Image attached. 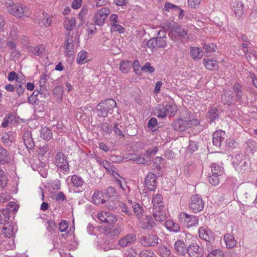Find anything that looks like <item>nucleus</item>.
I'll use <instances>...</instances> for the list:
<instances>
[{"instance_id": "56", "label": "nucleus", "mask_w": 257, "mask_h": 257, "mask_svg": "<svg viewBox=\"0 0 257 257\" xmlns=\"http://www.w3.org/2000/svg\"><path fill=\"white\" fill-rule=\"evenodd\" d=\"M48 76L46 74H43L40 77L39 80V84L40 87V90H43L45 88V86L47 80V77Z\"/></svg>"}, {"instance_id": "55", "label": "nucleus", "mask_w": 257, "mask_h": 257, "mask_svg": "<svg viewBox=\"0 0 257 257\" xmlns=\"http://www.w3.org/2000/svg\"><path fill=\"white\" fill-rule=\"evenodd\" d=\"M163 159L160 157H157L155 158L153 165L157 169L160 170L163 166Z\"/></svg>"}, {"instance_id": "54", "label": "nucleus", "mask_w": 257, "mask_h": 257, "mask_svg": "<svg viewBox=\"0 0 257 257\" xmlns=\"http://www.w3.org/2000/svg\"><path fill=\"white\" fill-rule=\"evenodd\" d=\"M18 208V207L16 203L14 202H11L8 204L7 208L5 209H8L9 211V213L10 214L11 213H13L16 211Z\"/></svg>"}, {"instance_id": "21", "label": "nucleus", "mask_w": 257, "mask_h": 257, "mask_svg": "<svg viewBox=\"0 0 257 257\" xmlns=\"http://www.w3.org/2000/svg\"><path fill=\"white\" fill-rule=\"evenodd\" d=\"M204 202L199 195L194 196V213L200 212L203 210Z\"/></svg>"}, {"instance_id": "34", "label": "nucleus", "mask_w": 257, "mask_h": 257, "mask_svg": "<svg viewBox=\"0 0 257 257\" xmlns=\"http://www.w3.org/2000/svg\"><path fill=\"white\" fill-rule=\"evenodd\" d=\"M71 182L74 186L76 187H81L84 183L81 177L76 175L71 176Z\"/></svg>"}, {"instance_id": "24", "label": "nucleus", "mask_w": 257, "mask_h": 257, "mask_svg": "<svg viewBox=\"0 0 257 257\" xmlns=\"http://www.w3.org/2000/svg\"><path fill=\"white\" fill-rule=\"evenodd\" d=\"M76 26V19L73 17H66L64 20V26L67 31H71Z\"/></svg>"}, {"instance_id": "30", "label": "nucleus", "mask_w": 257, "mask_h": 257, "mask_svg": "<svg viewBox=\"0 0 257 257\" xmlns=\"http://www.w3.org/2000/svg\"><path fill=\"white\" fill-rule=\"evenodd\" d=\"M45 50V46L40 45L36 47L31 46L28 48L29 52L32 54L37 56H40L43 54Z\"/></svg>"}, {"instance_id": "48", "label": "nucleus", "mask_w": 257, "mask_h": 257, "mask_svg": "<svg viewBox=\"0 0 257 257\" xmlns=\"http://www.w3.org/2000/svg\"><path fill=\"white\" fill-rule=\"evenodd\" d=\"M132 207L133 208L134 212L136 214L137 217L140 218L142 215V207L139 204L136 203H135Z\"/></svg>"}, {"instance_id": "44", "label": "nucleus", "mask_w": 257, "mask_h": 257, "mask_svg": "<svg viewBox=\"0 0 257 257\" xmlns=\"http://www.w3.org/2000/svg\"><path fill=\"white\" fill-rule=\"evenodd\" d=\"M151 161V158L148 154H146V152L144 154H142L139 156L138 159V164H145Z\"/></svg>"}, {"instance_id": "15", "label": "nucleus", "mask_w": 257, "mask_h": 257, "mask_svg": "<svg viewBox=\"0 0 257 257\" xmlns=\"http://www.w3.org/2000/svg\"><path fill=\"white\" fill-rule=\"evenodd\" d=\"M171 33L172 35L179 37L183 40H187L189 38L187 31L177 25L173 26Z\"/></svg>"}, {"instance_id": "9", "label": "nucleus", "mask_w": 257, "mask_h": 257, "mask_svg": "<svg viewBox=\"0 0 257 257\" xmlns=\"http://www.w3.org/2000/svg\"><path fill=\"white\" fill-rule=\"evenodd\" d=\"M137 240V236L135 233H128L120 237L118 241V245L124 248L131 246Z\"/></svg>"}, {"instance_id": "36", "label": "nucleus", "mask_w": 257, "mask_h": 257, "mask_svg": "<svg viewBox=\"0 0 257 257\" xmlns=\"http://www.w3.org/2000/svg\"><path fill=\"white\" fill-rule=\"evenodd\" d=\"M2 140L6 146H9L13 142L14 137L8 133H5L2 135Z\"/></svg>"}, {"instance_id": "57", "label": "nucleus", "mask_w": 257, "mask_h": 257, "mask_svg": "<svg viewBox=\"0 0 257 257\" xmlns=\"http://www.w3.org/2000/svg\"><path fill=\"white\" fill-rule=\"evenodd\" d=\"M203 55V53L202 50H200L199 48L194 47V60L199 59Z\"/></svg>"}, {"instance_id": "51", "label": "nucleus", "mask_w": 257, "mask_h": 257, "mask_svg": "<svg viewBox=\"0 0 257 257\" xmlns=\"http://www.w3.org/2000/svg\"><path fill=\"white\" fill-rule=\"evenodd\" d=\"M207 257H224V254L220 249H216L209 253Z\"/></svg>"}, {"instance_id": "26", "label": "nucleus", "mask_w": 257, "mask_h": 257, "mask_svg": "<svg viewBox=\"0 0 257 257\" xmlns=\"http://www.w3.org/2000/svg\"><path fill=\"white\" fill-rule=\"evenodd\" d=\"M10 160V156L8 151L0 146V164H5Z\"/></svg>"}, {"instance_id": "38", "label": "nucleus", "mask_w": 257, "mask_h": 257, "mask_svg": "<svg viewBox=\"0 0 257 257\" xmlns=\"http://www.w3.org/2000/svg\"><path fill=\"white\" fill-rule=\"evenodd\" d=\"M203 63L206 68L209 70H213L217 66V61L216 60H210L204 59Z\"/></svg>"}, {"instance_id": "39", "label": "nucleus", "mask_w": 257, "mask_h": 257, "mask_svg": "<svg viewBox=\"0 0 257 257\" xmlns=\"http://www.w3.org/2000/svg\"><path fill=\"white\" fill-rule=\"evenodd\" d=\"M87 54V53L84 50H82L78 53L77 61L79 64L82 65L87 62V60L86 59Z\"/></svg>"}, {"instance_id": "45", "label": "nucleus", "mask_w": 257, "mask_h": 257, "mask_svg": "<svg viewBox=\"0 0 257 257\" xmlns=\"http://www.w3.org/2000/svg\"><path fill=\"white\" fill-rule=\"evenodd\" d=\"M46 228L47 230L53 233L56 229V224L54 220H48L46 222Z\"/></svg>"}, {"instance_id": "31", "label": "nucleus", "mask_w": 257, "mask_h": 257, "mask_svg": "<svg viewBox=\"0 0 257 257\" xmlns=\"http://www.w3.org/2000/svg\"><path fill=\"white\" fill-rule=\"evenodd\" d=\"M165 226L168 230L171 231L177 232L180 230V225L179 224L171 220L166 221Z\"/></svg>"}, {"instance_id": "3", "label": "nucleus", "mask_w": 257, "mask_h": 257, "mask_svg": "<svg viewBox=\"0 0 257 257\" xmlns=\"http://www.w3.org/2000/svg\"><path fill=\"white\" fill-rule=\"evenodd\" d=\"M116 107V102L112 99L101 101L96 107L97 115L100 117H106L108 114H112L113 109Z\"/></svg>"}, {"instance_id": "22", "label": "nucleus", "mask_w": 257, "mask_h": 257, "mask_svg": "<svg viewBox=\"0 0 257 257\" xmlns=\"http://www.w3.org/2000/svg\"><path fill=\"white\" fill-rule=\"evenodd\" d=\"M198 233L199 237L207 241L210 242L213 240L212 233L207 229L201 227L199 229Z\"/></svg>"}, {"instance_id": "32", "label": "nucleus", "mask_w": 257, "mask_h": 257, "mask_svg": "<svg viewBox=\"0 0 257 257\" xmlns=\"http://www.w3.org/2000/svg\"><path fill=\"white\" fill-rule=\"evenodd\" d=\"M210 167L211 168L212 174L213 175L220 176L223 175L224 169L221 166L216 163H212L211 164Z\"/></svg>"}, {"instance_id": "47", "label": "nucleus", "mask_w": 257, "mask_h": 257, "mask_svg": "<svg viewBox=\"0 0 257 257\" xmlns=\"http://www.w3.org/2000/svg\"><path fill=\"white\" fill-rule=\"evenodd\" d=\"M219 177L220 176L215 175L212 174V175L208 176V181L212 185L216 186L218 185L219 183Z\"/></svg>"}, {"instance_id": "5", "label": "nucleus", "mask_w": 257, "mask_h": 257, "mask_svg": "<svg viewBox=\"0 0 257 257\" xmlns=\"http://www.w3.org/2000/svg\"><path fill=\"white\" fill-rule=\"evenodd\" d=\"M148 47L152 51H156L159 48L166 46V37H157L150 39L147 42Z\"/></svg>"}, {"instance_id": "29", "label": "nucleus", "mask_w": 257, "mask_h": 257, "mask_svg": "<svg viewBox=\"0 0 257 257\" xmlns=\"http://www.w3.org/2000/svg\"><path fill=\"white\" fill-rule=\"evenodd\" d=\"M3 234L5 236L10 238L14 234V228L13 223L8 224V226H5L2 229Z\"/></svg>"}, {"instance_id": "20", "label": "nucleus", "mask_w": 257, "mask_h": 257, "mask_svg": "<svg viewBox=\"0 0 257 257\" xmlns=\"http://www.w3.org/2000/svg\"><path fill=\"white\" fill-rule=\"evenodd\" d=\"M51 19L49 15L43 13L42 16L38 20V25L41 28H48L51 25Z\"/></svg>"}, {"instance_id": "12", "label": "nucleus", "mask_w": 257, "mask_h": 257, "mask_svg": "<svg viewBox=\"0 0 257 257\" xmlns=\"http://www.w3.org/2000/svg\"><path fill=\"white\" fill-rule=\"evenodd\" d=\"M97 217L101 222L109 224L117 221L115 215L108 212H99L97 213Z\"/></svg>"}, {"instance_id": "17", "label": "nucleus", "mask_w": 257, "mask_h": 257, "mask_svg": "<svg viewBox=\"0 0 257 257\" xmlns=\"http://www.w3.org/2000/svg\"><path fill=\"white\" fill-rule=\"evenodd\" d=\"M233 93L235 96V100L241 102L245 94L243 92V87L239 83H236L233 86Z\"/></svg>"}, {"instance_id": "60", "label": "nucleus", "mask_w": 257, "mask_h": 257, "mask_svg": "<svg viewBox=\"0 0 257 257\" xmlns=\"http://www.w3.org/2000/svg\"><path fill=\"white\" fill-rule=\"evenodd\" d=\"M111 31H117L119 33H122L124 32V28L120 25L113 23L111 24Z\"/></svg>"}, {"instance_id": "4", "label": "nucleus", "mask_w": 257, "mask_h": 257, "mask_svg": "<svg viewBox=\"0 0 257 257\" xmlns=\"http://www.w3.org/2000/svg\"><path fill=\"white\" fill-rule=\"evenodd\" d=\"M187 115L174 120L172 125L176 131L183 132L193 125V114L189 112Z\"/></svg>"}, {"instance_id": "37", "label": "nucleus", "mask_w": 257, "mask_h": 257, "mask_svg": "<svg viewBox=\"0 0 257 257\" xmlns=\"http://www.w3.org/2000/svg\"><path fill=\"white\" fill-rule=\"evenodd\" d=\"M174 247L179 254L182 255L185 253V248L184 247V243L182 241L180 240L177 241L174 244Z\"/></svg>"}, {"instance_id": "42", "label": "nucleus", "mask_w": 257, "mask_h": 257, "mask_svg": "<svg viewBox=\"0 0 257 257\" xmlns=\"http://www.w3.org/2000/svg\"><path fill=\"white\" fill-rule=\"evenodd\" d=\"M132 62L130 61H126L121 62L119 68L123 73L128 72L131 68Z\"/></svg>"}, {"instance_id": "59", "label": "nucleus", "mask_w": 257, "mask_h": 257, "mask_svg": "<svg viewBox=\"0 0 257 257\" xmlns=\"http://www.w3.org/2000/svg\"><path fill=\"white\" fill-rule=\"evenodd\" d=\"M122 231V228L119 226H115L111 231L108 232L107 234L111 236H117Z\"/></svg>"}, {"instance_id": "52", "label": "nucleus", "mask_w": 257, "mask_h": 257, "mask_svg": "<svg viewBox=\"0 0 257 257\" xmlns=\"http://www.w3.org/2000/svg\"><path fill=\"white\" fill-rule=\"evenodd\" d=\"M141 70L142 71H144L145 72H149V73H151L155 71V68L154 67H153L151 65L150 63L147 62L145 64V65H144L142 67Z\"/></svg>"}, {"instance_id": "25", "label": "nucleus", "mask_w": 257, "mask_h": 257, "mask_svg": "<svg viewBox=\"0 0 257 257\" xmlns=\"http://www.w3.org/2000/svg\"><path fill=\"white\" fill-rule=\"evenodd\" d=\"M29 132H25L23 136L24 144L28 149H32L34 146V143Z\"/></svg>"}, {"instance_id": "41", "label": "nucleus", "mask_w": 257, "mask_h": 257, "mask_svg": "<svg viewBox=\"0 0 257 257\" xmlns=\"http://www.w3.org/2000/svg\"><path fill=\"white\" fill-rule=\"evenodd\" d=\"M204 253L203 247L198 244H194V257H203Z\"/></svg>"}, {"instance_id": "19", "label": "nucleus", "mask_w": 257, "mask_h": 257, "mask_svg": "<svg viewBox=\"0 0 257 257\" xmlns=\"http://www.w3.org/2000/svg\"><path fill=\"white\" fill-rule=\"evenodd\" d=\"M107 197L106 193L103 194L102 192L96 191L92 197V202L95 204H104L106 202L105 198L107 199Z\"/></svg>"}, {"instance_id": "1", "label": "nucleus", "mask_w": 257, "mask_h": 257, "mask_svg": "<svg viewBox=\"0 0 257 257\" xmlns=\"http://www.w3.org/2000/svg\"><path fill=\"white\" fill-rule=\"evenodd\" d=\"M1 2L5 5L7 11L16 17H29L31 15L28 8L22 4H15L11 0H1Z\"/></svg>"}, {"instance_id": "33", "label": "nucleus", "mask_w": 257, "mask_h": 257, "mask_svg": "<svg viewBox=\"0 0 257 257\" xmlns=\"http://www.w3.org/2000/svg\"><path fill=\"white\" fill-rule=\"evenodd\" d=\"M40 137L44 140L48 141L52 137V131L47 127H43L40 131Z\"/></svg>"}, {"instance_id": "35", "label": "nucleus", "mask_w": 257, "mask_h": 257, "mask_svg": "<svg viewBox=\"0 0 257 257\" xmlns=\"http://www.w3.org/2000/svg\"><path fill=\"white\" fill-rule=\"evenodd\" d=\"M9 211L8 209H2L0 211V224H5L10 219Z\"/></svg>"}, {"instance_id": "8", "label": "nucleus", "mask_w": 257, "mask_h": 257, "mask_svg": "<svg viewBox=\"0 0 257 257\" xmlns=\"http://www.w3.org/2000/svg\"><path fill=\"white\" fill-rule=\"evenodd\" d=\"M161 240L157 235L152 234H148L140 238V242L144 246H156Z\"/></svg>"}, {"instance_id": "14", "label": "nucleus", "mask_w": 257, "mask_h": 257, "mask_svg": "<svg viewBox=\"0 0 257 257\" xmlns=\"http://www.w3.org/2000/svg\"><path fill=\"white\" fill-rule=\"evenodd\" d=\"M152 212L156 221L163 222L167 218L166 213L164 210V207H153Z\"/></svg>"}, {"instance_id": "23", "label": "nucleus", "mask_w": 257, "mask_h": 257, "mask_svg": "<svg viewBox=\"0 0 257 257\" xmlns=\"http://www.w3.org/2000/svg\"><path fill=\"white\" fill-rule=\"evenodd\" d=\"M66 43L64 46L65 52V54L66 56L70 57L73 55V39L72 37H68L65 40Z\"/></svg>"}, {"instance_id": "40", "label": "nucleus", "mask_w": 257, "mask_h": 257, "mask_svg": "<svg viewBox=\"0 0 257 257\" xmlns=\"http://www.w3.org/2000/svg\"><path fill=\"white\" fill-rule=\"evenodd\" d=\"M158 252L161 257H169L171 253L170 250L164 245L160 246Z\"/></svg>"}, {"instance_id": "7", "label": "nucleus", "mask_w": 257, "mask_h": 257, "mask_svg": "<svg viewBox=\"0 0 257 257\" xmlns=\"http://www.w3.org/2000/svg\"><path fill=\"white\" fill-rule=\"evenodd\" d=\"M55 165L60 169L65 172L69 170V164L67 158L62 152L57 153L55 158Z\"/></svg>"}, {"instance_id": "50", "label": "nucleus", "mask_w": 257, "mask_h": 257, "mask_svg": "<svg viewBox=\"0 0 257 257\" xmlns=\"http://www.w3.org/2000/svg\"><path fill=\"white\" fill-rule=\"evenodd\" d=\"M63 88L61 86H57L55 87L53 90V93L54 95H56L58 98L62 97L63 95Z\"/></svg>"}, {"instance_id": "13", "label": "nucleus", "mask_w": 257, "mask_h": 257, "mask_svg": "<svg viewBox=\"0 0 257 257\" xmlns=\"http://www.w3.org/2000/svg\"><path fill=\"white\" fill-rule=\"evenodd\" d=\"M178 219L185 227L189 228L193 226V217L191 215L181 212L178 216Z\"/></svg>"}, {"instance_id": "18", "label": "nucleus", "mask_w": 257, "mask_h": 257, "mask_svg": "<svg viewBox=\"0 0 257 257\" xmlns=\"http://www.w3.org/2000/svg\"><path fill=\"white\" fill-rule=\"evenodd\" d=\"M231 8L236 17H241L243 13V4L240 0H234L231 4Z\"/></svg>"}, {"instance_id": "27", "label": "nucleus", "mask_w": 257, "mask_h": 257, "mask_svg": "<svg viewBox=\"0 0 257 257\" xmlns=\"http://www.w3.org/2000/svg\"><path fill=\"white\" fill-rule=\"evenodd\" d=\"M224 239L227 248H231L236 245V241L234 236L231 234L228 233L224 235Z\"/></svg>"}, {"instance_id": "53", "label": "nucleus", "mask_w": 257, "mask_h": 257, "mask_svg": "<svg viewBox=\"0 0 257 257\" xmlns=\"http://www.w3.org/2000/svg\"><path fill=\"white\" fill-rule=\"evenodd\" d=\"M68 227V222L65 220H62L59 224V230L61 232H67Z\"/></svg>"}, {"instance_id": "11", "label": "nucleus", "mask_w": 257, "mask_h": 257, "mask_svg": "<svg viewBox=\"0 0 257 257\" xmlns=\"http://www.w3.org/2000/svg\"><path fill=\"white\" fill-rule=\"evenodd\" d=\"M157 175L152 172H149L145 179V187L150 191L155 190L157 185Z\"/></svg>"}, {"instance_id": "58", "label": "nucleus", "mask_w": 257, "mask_h": 257, "mask_svg": "<svg viewBox=\"0 0 257 257\" xmlns=\"http://www.w3.org/2000/svg\"><path fill=\"white\" fill-rule=\"evenodd\" d=\"M88 9L86 7H83L80 12L78 14V18L81 21V24H83L84 19L86 14L87 13Z\"/></svg>"}, {"instance_id": "62", "label": "nucleus", "mask_w": 257, "mask_h": 257, "mask_svg": "<svg viewBox=\"0 0 257 257\" xmlns=\"http://www.w3.org/2000/svg\"><path fill=\"white\" fill-rule=\"evenodd\" d=\"M101 129L103 132L108 134H110L112 132L111 125L106 122L102 124Z\"/></svg>"}, {"instance_id": "16", "label": "nucleus", "mask_w": 257, "mask_h": 257, "mask_svg": "<svg viewBox=\"0 0 257 257\" xmlns=\"http://www.w3.org/2000/svg\"><path fill=\"white\" fill-rule=\"evenodd\" d=\"M225 132L222 130H218L213 133L212 137L213 144L216 148L220 147L221 143L224 141Z\"/></svg>"}, {"instance_id": "2", "label": "nucleus", "mask_w": 257, "mask_h": 257, "mask_svg": "<svg viewBox=\"0 0 257 257\" xmlns=\"http://www.w3.org/2000/svg\"><path fill=\"white\" fill-rule=\"evenodd\" d=\"M177 111V106L173 103H167L165 105L159 104L155 109V114L159 118H165L167 116H174Z\"/></svg>"}, {"instance_id": "64", "label": "nucleus", "mask_w": 257, "mask_h": 257, "mask_svg": "<svg viewBox=\"0 0 257 257\" xmlns=\"http://www.w3.org/2000/svg\"><path fill=\"white\" fill-rule=\"evenodd\" d=\"M102 164L103 167L109 172H112L113 171V167L111 163L106 160L102 161Z\"/></svg>"}, {"instance_id": "43", "label": "nucleus", "mask_w": 257, "mask_h": 257, "mask_svg": "<svg viewBox=\"0 0 257 257\" xmlns=\"http://www.w3.org/2000/svg\"><path fill=\"white\" fill-rule=\"evenodd\" d=\"M208 117L210 123L218 119L219 117L218 110L215 108L210 109L208 112Z\"/></svg>"}, {"instance_id": "49", "label": "nucleus", "mask_w": 257, "mask_h": 257, "mask_svg": "<svg viewBox=\"0 0 257 257\" xmlns=\"http://www.w3.org/2000/svg\"><path fill=\"white\" fill-rule=\"evenodd\" d=\"M239 165L237 166L235 169L238 172H241L242 171L245 170L247 167V164L246 163V162L244 159H242L241 162Z\"/></svg>"}, {"instance_id": "63", "label": "nucleus", "mask_w": 257, "mask_h": 257, "mask_svg": "<svg viewBox=\"0 0 257 257\" xmlns=\"http://www.w3.org/2000/svg\"><path fill=\"white\" fill-rule=\"evenodd\" d=\"M25 85L20 83H17L16 84V92L18 95L20 96L25 91Z\"/></svg>"}, {"instance_id": "6", "label": "nucleus", "mask_w": 257, "mask_h": 257, "mask_svg": "<svg viewBox=\"0 0 257 257\" xmlns=\"http://www.w3.org/2000/svg\"><path fill=\"white\" fill-rule=\"evenodd\" d=\"M109 14V9L105 7L96 11L94 17L95 24L98 26H102Z\"/></svg>"}, {"instance_id": "10", "label": "nucleus", "mask_w": 257, "mask_h": 257, "mask_svg": "<svg viewBox=\"0 0 257 257\" xmlns=\"http://www.w3.org/2000/svg\"><path fill=\"white\" fill-rule=\"evenodd\" d=\"M139 225L143 230H151L156 226V223L151 216L146 215L140 219Z\"/></svg>"}, {"instance_id": "61", "label": "nucleus", "mask_w": 257, "mask_h": 257, "mask_svg": "<svg viewBox=\"0 0 257 257\" xmlns=\"http://www.w3.org/2000/svg\"><path fill=\"white\" fill-rule=\"evenodd\" d=\"M176 9H178V6L176 5H175L169 2H167L165 4L164 10L165 11L169 12L170 10H173L175 12Z\"/></svg>"}, {"instance_id": "28", "label": "nucleus", "mask_w": 257, "mask_h": 257, "mask_svg": "<svg viewBox=\"0 0 257 257\" xmlns=\"http://www.w3.org/2000/svg\"><path fill=\"white\" fill-rule=\"evenodd\" d=\"M152 204L153 207H164V203L163 201L162 196L159 193L154 195L152 199Z\"/></svg>"}, {"instance_id": "46", "label": "nucleus", "mask_w": 257, "mask_h": 257, "mask_svg": "<svg viewBox=\"0 0 257 257\" xmlns=\"http://www.w3.org/2000/svg\"><path fill=\"white\" fill-rule=\"evenodd\" d=\"M8 179L4 171L0 169V187L4 188L7 185Z\"/></svg>"}]
</instances>
